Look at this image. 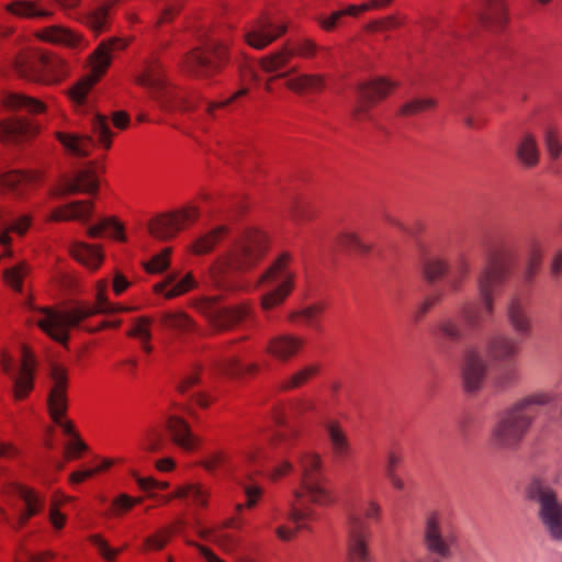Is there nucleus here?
<instances>
[{"mask_svg": "<svg viewBox=\"0 0 562 562\" xmlns=\"http://www.w3.org/2000/svg\"><path fill=\"white\" fill-rule=\"evenodd\" d=\"M515 258V249L509 244L496 245L490 251L487 262L477 278L481 305L467 303L460 311L469 328H480L493 315L495 293L509 277Z\"/></svg>", "mask_w": 562, "mask_h": 562, "instance_id": "obj_1", "label": "nucleus"}, {"mask_svg": "<svg viewBox=\"0 0 562 562\" xmlns=\"http://www.w3.org/2000/svg\"><path fill=\"white\" fill-rule=\"evenodd\" d=\"M553 401L549 393L522 397L499 413L491 430L492 445L501 450H515L528 432L539 407Z\"/></svg>", "mask_w": 562, "mask_h": 562, "instance_id": "obj_2", "label": "nucleus"}, {"mask_svg": "<svg viewBox=\"0 0 562 562\" xmlns=\"http://www.w3.org/2000/svg\"><path fill=\"white\" fill-rule=\"evenodd\" d=\"M106 286V281L99 282L95 305L78 303L67 310H54L48 307L41 310L40 317L36 319L37 326L52 339L61 345H66L69 340V329L78 327L80 323L88 317L100 313L112 314L133 310L132 307L110 303L104 295Z\"/></svg>", "mask_w": 562, "mask_h": 562, "instance_id": "obj_3", "label": "nucleus"}, {"mask_svg": "<svg viewBox=\"0 0 562 562\" xmlns=\"http://www.w3.org/2000/svg\"><path fill=\"white\" fill-rule=\"evenodd\" d=\"M266 250V235L259 231L247 232L231 250L218 257L212 265L210 274L213 282L226 290L239 289L236 274L255 267Z\"/></svg>", "mask_w": 562, "mask_h": 562, "instance_id": "obj_4", "label": "nucleus"}, {"mask_svg": "<svg viewBox=\"0 0 562 562\" xmlns=\"http://www.w3.org/2000/svg\"><path fill=\"white\" fill-rule=\"evenodd\" d=\"M318 46L312 40L301 38L296 42L293 49L283 48L274 54L262 57L260 59L261 69L267 74H273V76L268 79L266 89L268 91L271 89L270 83L272 80L284 78L286 79V88L296 93L321 91L325 87L323 76L301 74L296 77H290L291 74L295 72V68L282 71L294 55L310 58L315 55Z\"/></svg>", "mask_w": 562, "mask_h": 562, "instance_id": "obj_5", "label": "nucleus"}, {"mask_svg": "<svg viewBox=\"0 0 562 562\" xmlns=\"http://www.w3.org/2000/svg\"><path fill=\"white\" fill-rule=\"evenodd\" d=\"M525 496L538 505V518L549 537L562 542V503L551 483L544 477L535 476L527 484Z\"/></svg>", "mask_w": 562, "mask_h": 562, "instance_id": "obj_6", "label": "nucleus"}, {"mask_svg": "<svg viewBox=\"0 0 562 562\" xmlns=\"http://www.w3.org/2000/svg\"><path fill=\"white\" fill-rule=\"evenodd\" d=\"M297 458L301 472V485L293 491V497L319 506L333 504L334 498L325 486L321 456L316 452L305 451L301 452Z\"/></svg>", "mask_w": 562, "mask_h": 562, "instance_id": "obj_7", "label": "nucleus"}, {"mask_svg": "<svg viewBox=\"0 0 562 562\" xmlns=\"http://www.w3.org/2000/svg\"><path fill=\"white\" fill-rule=\"evenodd\" d=\"M14 68L19 76L35 81H58L68 71L64 59L37 50H25L14 59Z\"/></svg>", "mask_w": 562, "mask_h": 562, "instance_id": "obj_8", "label": "nucleus"}, {"mask_svg": "<svg viewBox=\"0 0 562 562\" xmlns=\"http://www.w3.org/2000/svg\"><path fill=\"white\" fill-rule=\"evenodd\" d=\"M292 257L289 252H282L270 267L260 276L258 283L274 284L276 288L261 296V308L267 313L281 305L293 289L295 273L290 268Z\"/></svg>", "mask_w": 562, "mask_h": 562, "instance_id": "obj_9", "label": "nucleus"}, {"mask_svg": "<svg viewBox=\"0 0 562 562\" xmlns=\"http://www.w3.org/2000/svg\"><path fill=\"white\" fill-rule=\"evenodd\" d=\"M136 81L148 90L150 98L162 110L180 108L189 111L194 106L191 101L176 95L173 89L168 85L162 68L157 60L146 61Z\"/></svg>", "mask_w": 562, "mask_h": 562, "instance_id": "obj_10", "label": "nucleus"}, {"mask_svg": "<svg viewBox=\"0 0 562 562\" xmlns=\"http://www.w3.org/2000/svg\"><path fill=\"white\" fill-rule=\"evenodd\" d=\"M226 60V45L217 37L207 36L200 47L186 56L188 72L199 78H207L218 71Z\"/></svg>", "mask_w": 562, "mask_h": 562, "instance_id": "obj_11", "label": "nucleus"}, {"mask_svg": "<svg viewBox=\"0 0 562 562\" xmlns=\"http://www.w3.org/2000/svg\"><path fill=\"white\" fill-rule=\"evenodd\" d=\"M126 43L120 38H113L101 42L95 50L90 55V66L92 74L81 79L70 91V98L77 105H83L88 92L97 80L105 72L112 60V53L121 50Z\"/></svg>", "mask_w": 562, "mask_h": 562, "instance_id": "obj_12", "label": "nucleus"}, {"mask_svg": "<svg viewBox=\"0 0 562 562\" xmlns=\"http://www.w3.org/2000/svg\"><path fill=\"white\" fill-rule=\"evenodd\" d=\"M195 308L204 315L210 326L215 331H225L248 317L250 307L243 303L236 306H224L220 304L217 296H204L196 301Z\"/></svg>", "mask_w": 562, "mask_h": 562, "instance_id": "obj_13", "label": "nucleus"}, {"mask_svg": "<svg viewBox=\"0 0 562 562\" xmlns=\"http://www.w3.org/2000/svg\"><path fill=\"white\" fill-rule=\"evenodd\" d=\"M423 541L426 549L441 559H451L459 550V535L451 527H442L437 513H430L425 521Z\"/></svg>", "mask_w": 562, "mask_h": 562, "instance_id": "obj_14", "label": "nucleus"}, {"mask_svg": "<svg viewBox=\"0 0 562 562\" xmlns=\"http://www.w3.org/2000/svg\"><path fill=\"white\" fill-rule=\"evenodd\" d=\"M486 355L496 362L508 366L498 376V384L503 387L517 381V372L512 367L519 355V341L508 334H495L486 341Z\"/></svg>", "mask_w": 562, "mask_h": 562, "instance_id": "obj_15", "label": "nucleus"}, {"mask_svg": "<svg viewBox=\"0 0 562 562\" xmlns=\"http://www.w3.org/2000/svg\"><path fill=\"white\" fill-rule=\"evenodd\" d=\"M49 378L52 381L47 397L49 415L63 428L65 434L75 437L77 435L74 432L72 424L69 420H63V416L68 407L66 393L68 385L67 370L57 363H53L49 370Z\"/></svg>", "mask_w": 562, "mask_h": 562, "instance_id": "obj_16", "label": "nucleus"}, {"mask_svg": "<svg viewBox=\"0 0 562 562\" xmlns=\"http://www.w3.org/2000/svg\"><path fill=\"white\" fill-rule=\"evenodd\" d=\"M305 502L306 501H299L294 497V499L289 504L288 512H283L278 506H273L271 508L268 526L273 521H278L281 517H285L295 525L294 528H289L284 525H280L274 528V533L281 541H291L299 530L308 529L305 521L313 518L314 512L313 509L304 506Z\"/></svg>", "mask_w": 562, "mask_h": 562, "instance_id": "obj_17", "label": "nucleus"}, {"mask_svg": "<svg viewBox=\"0 0 562 562\" xmlns=\"http://www.w3.org/2000/svg\"><path fill=\"white\" fill-rule=\"evenodd\" d=\"M199 217V210L195 206H188L183 210L161 214L153 218L148 224L150 235L160 240L173 238L188 223Z\"/></svg>", "mask_w": 562, "mask_h": 562, "instance_id": "obj_18", "label": "nucleus"}, {"mask_svg": "<svg viewBox=\"0 0 562 562\" xmlns=\"http://www.w3.org/2000/svg\"><path fill=\"white\" fill-rule=\"evenodd\" d=\"M370 530L368 525L356 514L347 519V551L349 562H370Z\"/></svg>", "mask_w": 562, "mask_h": 562, "instance_id": "obj_19", "label": "nucleus"}, {"mask_svg": "<svg viewBox=\"0 0 562 562\" xmlns=\"http://www.w3.org/2000/svg\"><path fill=\"white\" fill-rule=\"evenodd\" d=\"M394 87L393 82L382 78L359 85L357 88V101L351 110L352 117L357 121L362 120L369 106L385 98Z\"/></svg>", "mask_w": 562, "mask_h": 562, "instance_id": "obj_20", "label": "nucleus"}, {"mask_svg": "<svg viewBox=\"0 0 562 562\" xmlns=\"http://www.w3.org/2000/svg\"><path fill=\"white\" fill-rule=\"evenodd\" d=\"M487 363L483 356L474 348H468L463 355L461 378L467 392H476L485 381Z\"/></svg>", "mask_w": 562, "mask_h": 562, "instance_id": "obj_21", "label": "nucleus"}, {"mask_svg": "<svg viewBox=\"0 0 562 562\" xmlns=\"http://www.w3.org/2000/svg\"><path fill=\"white\" fill-rule=\"evenodd\" d=\"M505 315L509 326L517 335L521 337L530 336L532 318L527 297L519 294L512 295L506 302Z\"/></svg>", "mask_w": 562, "mask_h": 562, "instance_id": "obj_22", "label": "nucleus"}, {"mask_svg": "<svg viewBox=\"0 0 562 562\" xmlns=\"http://www.w3.org/2000/svg\"><path fill=\"white\" fill-rule=\"evenodd\" d=\"M2 370L9 374L14 382V397L16 400L24 398L33 389V359L29 351L23 349V360L19 374H15L12 360L3 355L1 360Z\"/></svg>", "mask_w": 562, "mask_h": 562, "instance_id": "obj_23", "label": "nucleus"}, {"mask_svg": "<svg viewBox=\"0 0 562 562\" xmlns=\"http://www.w3.org/2000/svg\"><path fill=\"white\" fill-rule=\"evenodd\" d=\"M286 31V24L272 18L259 21L245 34L246 42L256 49H262Z\"/></svg>", "mask_w": 562, "mask_h": 562, "instance_id": "obj_24", "label": "nucleus"}, {"mask_svg": "<svg viewBox=\"0 0 562 562\" xmlns=\"http://www.w3.org/2000/svg\"><path fill=\"white\" fill-rule=\"evenodd\" d=\"M38 36L47 43L64 46L72 50H81L88 46V42L81 34L61 25L44 27L38 33Z\"/></svg>", "mask_w": 562, "mask_h": 562, "instance_id": "obj_25", "label": "nucleus"}, {"mask_svg": "<svg viewBox=\"0 0 562 562\" xmlns=\"http://www.w3.org/2000/svg\"><path fill=\"white\" fill-rule=\"evenodd\" d=\"M305 340L293 334H281L270 339L267 351L281 361H288L304 347Z\"/></svg>", "mask_w": 562, "mask_h": 562, "instance_id": "obj_26", "label": "nucleus"}, {"mask_svg": "<svg viewBox=\"0 0 562 562\" xmlns=\"http://www.w3.org/2000/svg\"><path fill=\"white\" fill-rule=\"evenodd\" d=\"M37 127L30 121L23 119H8L0 123V140L20 142L36 133Z\"/></svg>", "mask_w": 562, "mask_h": 562, "instance_id": "obj_27", "label": "nucleus"}, {"mask_svg": "<svg viewBox=\"0 0 562 562\" xmlns=\"http://www.w3.org/2000/svg\"><path fill=\"white\" fill-rule=\"evenodd\" d=\"M9 490L16 494L25 504V510L21 512L18 515V528L23 527L26 521L34 515H36L42 507V503L38 498V496L34 493L33 490L19 484V483H12L9 486Z\"/></svg>", "mask_w": 562, "mask_h": 562, "instance_id": "obj_28", "label": "nucleus"}, {"mask_svg": "<svg viewBox=\"0 0 562 562\" xmlns=\"http://www.w3.org/2000/svg\"><path fill=\"white\" fill-rule=\"evenodd\" d=\"M37 178L35 173H22L16 171L3 173L0 176V193H13L16 196H21Z\"/></svg>", "mask_w": 562, "mask_h": 562, "instance_id": "obj_29", "label": "nucleus"}, {"mask_svg": "<svg viewBox=\"0 0 562 562\" xmlns=\"http://www.w3.org/2000/svg\"><path fill=\"white\" fill-rule=\"evenodd\" d=\"M167 429L173 441L184 450H193L199 443V439L191 432L188 423L178 417L170 416L167 420Z\"/></svg>", "mask_w": 562, "mask_h": 562, "instance_id": "obj_30", "label": "nucleus"}, {"mask_svg": "<svg viewBox=\"0 0 562 562\" xmlns=\"http://www.w3.org/2000/svg\"><path fill=\"white\" fill-rule=\"evenodd\" d=\"M5 109L15 112H25L37 114L45 110V105L38 99L32 98L21 92H8L2 100Z\"/></svg>", "mask_w": 562, "mask_h": 562, "instance_id": "obj_31", "label": "nucleus"}, {"mask_svg": "<svg viewBox=\"0 0 562 562\" xmlns=\"http://www.w3.org/2000/svg\"><path fill=\"white\" fill-rule=\"evenodd\" d=\"M92 207L93 203L90 201H74L55 210L52 214V220L87 222L91 216Z\"/></svg>", "mask_w": 562, "mask_h": 562, "instance_id": "obj_32", "label": "nucleus"}, {"mask_svg": "<svg viewBox=\"0 0 562 562\" xmlns=\"http://www.w3.org/2000/svg\"><path fill=\"white\" fill-rule=\"evenodd\" d=\"M515 154L518 161L525 168H533L538 165L540 151L533 135L525 134L517 142Z\"/></svg>", "mask_w": 562, "mask_h": 562, "instance_id": "obj_33", "label": "nucleus"}, {"mask_svg": "<svg viewBox=\"0 0 562 562\" xmlns=\"http://www.w3.org/2000/svg\"><path fill=\"white\" fill-rule=\"evenodd\" d=\"M57 138L67 151L80 157L88 156L94 145L89 135L58 132Z\"/></svg>", "mask_w": 562, "mask_h": 562, "instance_id": "obj_34", "label": "nucleus"}, {"mask_svg": "<svg viewBox=\"0 0 562 562\" xmlns=\"http://www.w3.org/2000/svg\"><path fill=\"white\" fill-rule=\"evenodd\" d=\"M479 16L482 25L490 30H498L507 21L506 9L501 2H485Z\"/></svg>", "mask_w": 562, "mask_h": 562, "instance_id": "obj_35", "label": "nucleus"}, {"mask_svg": "<svg viewBox=\"0 0 562 562\" xmlns=\"http://www.w3.org/2000/svg\"><path fill=\"white\" fill-rule=\"evenodd\" d=\"M176 278L175 274L167 276L162 283L155 285V291L164 294L166 299H172L188 292L195 284L191 274H187L179 281H176Z\"/></svg>", "mask_w": 562, "mask_h": 562, "instance_id": "obj_36", "label": "nucleus"}, {"mask_svg": "<svg viewBox=\"0 0 562 562\" xmlns=\"http://www.w3.org/2000/svg\"><path fill=\"white\" fill-rule=\"evenodd\" d=\"M71 251L77 260L81 261L90 269H97L103 260L101 247L97 245H90L83 241H76L72 245Z\"/></svg>", "mask_w": 562, "mask_h": 562, "instance_id": "obj_37", "label": "nucleus"}, {"mask_svg": "<svg viewBox=\"0 0 562 562\" xmlns=\"http://www.w3.org/2000/svg\"><path fill=\"white\" fill-rule=\"evenodd\" d=\"M325 428L327 430L335 457L339 460L347 458L351 452V447L346 434L341 430L336 422H328Z\"/></svg>", "mask_w": 562, "mask_h": 562, "instance_id": "obj_38", "label": "nucleus"}, {"mask_svg": "<svg viewBox=\"0 0 562 562\" xmlns=\"http://www.w3.org/2000/svg\"><path fill=\"white\" fill-rule=\"evenodd\" d=\"M470 272V262L463 254H458L449 261L448 283L458 291Z\"/></svg>", "mask_w": 562, "mask_h": 562, "instance_id": "obj_39", "label": "nucleus"}, {"mask_svg": "<svg viewBox=\"0 0 562 562\" xmlns=\"http://www.w3.org/2000/svg\"><path fill=\"white\" fill-rule=\"evenodd\" d=\"M105 232L117 240H125L123 225L115 217H104L100 220L97 224L88 228L87 234L91 238H98Z\"/></svg>", "mask_w": 562, "mask_h": 562, "instance_id": "obj_40", "label": "nucleus"}, {"mask_svg": "<svg viewBox=\"0 0 562 562\" xmlns=\"http://www.w3.org/2000/svg\"><path fill=\"white\" fill-rule=\"evenodd\" d=\"M424 276L427 281L435 282L448 277L449 261L439 255L429 254L424 260Z\"/></svg>", "mask_w": 562, "mask_h": 562, "instance_id": "obj_41", "label": "nucleus"}, {"mask_svg": "<svg viewBox=\"0 0 562 562\" xmlns=\"http://www.w3.org/2000/svg\"><path fill=\"white\" fill-rule=\"evenodd\" d=\"M214 369L222 374L232 376V378H238L244 374L254 373L257 371L258 366L256 363H250L247 366H244L240 363V361L236 358H227L217 360L214 363Z\"/></svg>", "mask_w": 562, "mask_h": 562, "instance_id": "obj_42", "label": "nucleus"}, {"mask_svg": "<svg viewBox=\"0 0 562 562\" xmlns=\"http://www.w3.org/2000/svg\"><path fill=\"white\" fill-rule=\"evenodd\" d=\"M228 228L224 225L217 226L212 231L200 236L192 246L195 254H207L214 249L220 240L227 234Z\"/></svg>", "mask_w": 562, "mask_h": 562, "instance_id": "obj_43", "label": "nucleus"}, {"mask_svg": "<svg viewBox=\"0 0 562 562\" xmlns=\"http://www.w3.org/2000/svg\"><path fill=\"white\" fill-rule=\"evenodd\" d=\"M7 11L20 18L45 19L50 16L49 10L40 8L36 2H8Z\"/></svg>", "mask_w": 562, "mask_h": 562, "instance_id": "obj_44", "label": "nucleus"}, {"mask_svg": "<svg viewBox=\"0 0 562 562\" xmlns=\"http://www.w3.org/2000/svg\"><path fill=\"white\" fill-rule=\"evenodd\" d=\"M31 225V217L29 215H22L14 220L12 223H3L4 229L0 232V245L8 247L11 243L10 233H16L18 235H24ZM11 250L5 248L3 256H11Z\"/></svg>", "mask_w": 562, "mask_h": 562, "instance_id": "obj_45", "label": "nucleus"}, {"mask_svg": "<svg viewBox=\"0 0 562 562\" xmlns=\"http://www.w3.org/2000/svg\"><path fill=\"white\" fill-rule=\"evenodd\" d=\"M231 527H236L234 518L227 519L215 529H200L199 535L203 539H211L220 546L229 549L234 547L235 540L225 532V529Z\"/></svg>", "mask_w": 562, "mask_h": 562, "instance_id": "obj_46", "label": "nucleus"}, {"mask_svg": "<svg viewBox=\"0 0 562 562\" xmlns=\"http://www.w3.org/2000/svg\"><path fill=\"white\" fill-rule=\"evenodd\" d=\"M319 367L317 364H308L300 370H297L292 375L282 380L279 384L280 390L289 391L292 389H296L305 384L311 378L316 375Z\"/></svg>", "mask_w": 562, "mask_h": 562, "instance_id": "obj_47", "label": "nucleus"}, {"mask_svg": "<svg viewBox=\"0 0 562 562\" xmlns=\"http://www.w3.org/2000/svg\"><path fill=\"white\" fill-rule=\"evenodd\" d=\"M209 497V492L204 490L199 484H187L184 486L179 487L173 494L168 496L166 501L171 498H187L191 499L194 504L199 506H206Z\"/></svg>", "mask_w": 562, "mask_h": 562, "instance_id": "obj_48", "label": "nucleus"}, {"mask_svg": "<svg viewBox=\"0 0 562 562\" xmlns=\"http://www.w3.org/2000/svg\"><path fill=\"white\" fill-rule=\"evenodd\" d=\"M369 8L370 7L366 3H362L361 5H348L344 9L331 12L327 18L321 21V24L325 30H333L335 26L341 23V20L345 16H356Z\"/></svg>", "mask_w": 562, "mask_h": 562, "instance_id": "obj_49", "label": "nucleus"}, {"mask_svg": "<svg viewBox=\"0 0 562 562\" xmlns=\"http://www.w3.org/2000/svg\"><path fill=\"white\" fill-rule=\"evenodd\" d=\"M160 322L164 326L182 333L193 329V321L183 312H166L161 315Z\"/></svg>", "mask_w": 562, "mask_h": 562, "instance_id": "obj_50", "label": "nucleus"}, {"mask_svg": "<svg viewBox=\"0 0 562 562\" xmlns=\"http://www.w3.org/2000/svg\"><path fill=\"white\" fill-rule=\"evenodd\" d=\"M325 305L322 303H315L307 306H304L301 310L292 311L289 314V319L295 322L296 319H302V322L307 326L317 327V318L324 312Z\"/></svg>", "mask_w": 562, "mask_h": 562, "instance_id": "obj_51", "label": "nucleus"}, {"mask_svg": "<svg viewBox=\"0 0 562 562\" xmlns=\"http://www.w3.org/2000/svg\"><path fill=\"white\" fill-rule=\"evenodd\" d=\"M81 21L97 33H100L108 23V9L105 7L89 9L82 13Z\"/></svg>", "mask_w": 562, "mask_h": 562, "instance_id": "obj_52", "label": "nucleus"}, {"mask_svg": "<svg viewBox=\"0 0 562 562\" xmlns=\"http://www.w3.org/2000/svg\"><path fill=\"white\" fill-rule=\"evenodd\" d=\"M92 132L99 137V142L105 147L110 148L112 143V132L106 116L101 114H93L91 117Z\"/></svg>", "mask_w": 562, "mask_h": 562, "instance_id": "obj_53", "label": "nucleus"}, {"mask_svg": "<svg viewBox=\"0 0 562 562\" xmlns=\"http://www.w3.org/2000/svg\"><path fill=\"white\" fill-rule=\"evenodd\" d=\"M338 245L345 249L353 250L359 255H366L371 250V245L364 243L353 233H344L338 237Z\"/></svg>", "mask_w": 562, "mask_h": 562, "instance_id": "obj_54", "label": "nucleus"}, {"mask_svg": "<svg viewBox=\"0 0 562 562\" xmlns=\"http://www.w3.org/2000/svg\"><path fill=\"white\" fill-rule=\"evenodd\" d=\"M29 266L26 262L22 261L10 269H7L3 272L4 280L7 284H9L15 291L22 290V281L24 277L29 273Z\"/></svg>", "mask_w": 562, "mask_h": 562, "instance_id": "obj_55", "label": "nucleus"}, {"mask_svg": "<svg viewBox=\"0 0 562 562\" xmlns=\"http://www.w3.org/2000/svg\"><path fill=\"white\" fill-rule=\"evenodd\" d=\"M437 331L442 338L451 341H458L463 337L459 323L450 317L443 318L438 323Z\"/></svg>", "mask_w": 562, "mask_h": 562, "instance_id": "obj_56", "label": "nucleus"}, {"mask_svg": "<svg viewBox=\"0 0 562 562\" xmlns=\"http://www.w3.org/2000/svg\"><path fill=\"white\" fill-rule=\"evenodd\" d=\"M82 192L95 194L99 188V181L92 167L81 169L75 173Z\"/></svg>", "mask_w": 562, "mask_h": 562, "instance_id": "obj_57", "label": "nucleus"}, {"mask_svg": "<svg viewBox=\"0 0 562 562\" xmlns=\"http://www.w3.org/2000/svg\"><path fill=\"white\" fill-rule=\"evenodd\" d=\"M436 104L437 101L432 98L413 99L402 105L400 114L405 116L416 115L420 112L435 108Z\"/></svg>", "mask_w": 562, "mask_h": 562, "instance_id": "obj_58", "label": "nucleus"}, {"mask_svg": "<svg viewBox=\"0 0 562 562\" xmlns=\"http://www.w3.org/2000/svg\"><path fill=\"white\" fill-rule=\"evenodd\" d=\"M544 145L549 156L558 159L562 154V142L559 133L553 127H548L544 132Z\"/></svg>", "mask_w": 562, "mask_h": 562, "instance_id": "obj_59", "label": "nucleus"}, {"mask_svg": "<svg viewBox=\"0 0 562 562\" xmlns=\"http://www.w3.org/2000/svg\"><path fill=\"white\" fill-rule=\"evenodd\" d=\"M151 319L146 316H142L135 319L133 327L127 331V336L139 339L140 341H149L151 333L149 326Z\"/></svg>", "mask_w": 562, "mask_h": 562, "instance_id": "obj_60", "label": "nucleus"}, {"mask_svg": "<svg viewBox=\"0 0 562 562\" xmlns=\"http://www.w3.org/2000/svg\"><path fill=\"white\" fill-rule=\"evenodd\" d=\"M229 464V454L225 450L211 451L203 461V467L207 471H214Z\"/></svg>", "mask_w": 562, "mask_h": 562, "instance_id": "obj_61", "label": "nucleus"}, {"mask_svg": "<svg viewBox=\"0 0 562 562\" xmlns=\"http://www.w3.org/2000/svg\"><path fill=\"white\" fill-rule=\"evenodd\" d=\"M172 533V528H166L153 536L145 538L144 543L146 549L161 550L169 541Z\"/></svg>", "mask_w": 562, "mask_h": 562, "instance_id": "obj_62", "label": "nucleus"}, {"mask_svg": "<svg viewBox=\"0 0 562 562\" xmlns=\"http://www.w3.org/2000/svg\"><path fill=\"white\" fill-rule=\"evenodd\" d=\"M169 254L170 248L164 249L160 254L154 256L149 262L145 263V269L151 273L166 270L169 266Z\"/></svg>", "mask_w": 562, "mask_h": 562, "instance_id": "obj_63", "label": "nucleus"}, {"mask_svg": "<svg viewBox=\"0 0 562 562\" xmlns=\"http://www.w3.org/2000/svg\"><path fill=\"white\" fill-rule=\"evenodd\" d=\"M89 539L97 547L100 554L106 562H114L120 550L111 548L99 535H92Z\"/></svg>", "mask_w": 562, "mask_h": 562, "instance_id": "obj_64", "label": "nucleus"}]
</instances>
